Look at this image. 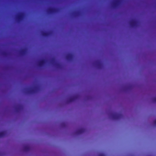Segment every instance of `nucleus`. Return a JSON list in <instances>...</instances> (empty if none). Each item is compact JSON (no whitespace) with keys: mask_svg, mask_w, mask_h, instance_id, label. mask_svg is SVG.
Returning a JSON list of instances; mask_svg holds the SVG:
<instances>
[{"mask_svg":"<svg viewBox=\"0 0 156 156\" xmlns=\"http://www.w3.org/2000/svg\"><path fill=\"white\" fill-rule=\"evenodd\" d=\"M112 118L115 120H118L123 117V115L120 113H113L111 115Z\"/></svg>","mask_w":156,"mask_h":156,"instance_id":"f257e3e1","label":"nucleus"},{"mask_svg":"<svg viewBox=\"0 0 156 156\" xmlns=\"http://www.w3.org/2000/svg\"><path fill=\"white\" fill-rule=\"evenodd\" d=\"M24 18V13L23 12H21L16 17V20L18 22H20L22 21Z\"/></svg>","mask_w":156,"mask_h":156,"instance_id":"f03ea898","label":"nucleus"},{"mask_svg":"<svg viewBox=\"0 0 156 156\" xmlns=\"http://www.w3.org/2000/svg\"><path fill=\"white\" fill-rule=\"evenodd\" d=\"M121 2V0H116L112 4V6L114 8L117 7Z\"/></svg>","mask_w":156,"mask_h":156,"instance_id":"7ed1b4c3","label":"nucleus"},{"mask_svg":"<svg viewBox=\"0 0 156 156\" xmlns=\"http://www.w3.org/2000/svg\"><path fill=\"white\" fill-rule=\"evenodd\" d=\"M26 92L28 94H32L34 93L36 90L35 89L27 88L26 89Z\"/></svg>","mask_w":156,"mask_h":156,"instance_id":"20e7f679","label":"nucleus"},{"mask_svg":"<svg viewBox=\"0 0 156 156\" xmlns=\"http://www.w3.org/2000/svg\"><path fill=\"white\" fill-rule=\"evenodd\" d=\"M129 24L132 27H133L137 26V22L134 20H132L130 21Z\"/></svg>","mask_w":156,"mask_h":156,"instance_id":"39448f33","label":"nucleus"},{"mask_svg":"<svg viewBox=\"0 0 156 156\" xmlns=\"http://www.w3.org/2000/svg\"><path fill=\"white\" fill-rule=\"evenodd\" d=\"M94 64L98 69H101L102 66V64L101 62L99 60H97L95 61Z\"/></svg>","mask_w":156,"mask_h":156,"instance_id":"423d86ee","label":"nucleus"},{"mask_svg":"<svg viewBox=\"0 0 156 156\" xmlns=\"http://www.w3.org/2000/svg\"><path fill=\"white\" fill-rule=\"evenodd\" d=\"M78 98V96L76 95L70 97L68 100L69 102H71L74 101Z\"/></svg>","mask_w":156,"mask_h":156,"instance_id":"0eeeda50","label":"nucleus"},{"mask_svg":"<svg viewBox=\"0 0 156 156\" xmlns=\"http://www.w3.org/2000/svg\"><path fill=\"white\" fill-rule=\"evenodd\" d=\"M58 11L57 9L55 8H51L48 10V12L49 13L52 14Z\"/></svg>","mask_w":156,"mask_h":156,"instance_id":"6e6552de","label":"nucleus"},{"mask_svg":"<svg viewBox=\"0 0 156 156\" xmlns=\"http://www.w3.org/2000/svg\"><path fill=\"white\" fill-rule=\"evenodd\" d=\"M45 61L44 59H43L40 60L38 62V66L40 67H41L45 64Z\"/></svg>","mask_w":156,"mask_h":156,"instance_id":"1a4fd4ad","label":"nucleus"},{"mask_svg":"<svg viewBox=\"0 0 156 156\" xmlns=\"http://www.w3.org/2000/svg\"><path fill=\"white\" fill-rule=\"evenodd\" d=\"M73 55L71 53H69L66 56V58L68 61H71L73 58Z\"/></svg>","mask_w":156,"mask_h":156,"instance_id":"9d476101","label":"nucleus"},{"mask_svg":"<svg viewBox=\"0 0 156 156\" xmlns=\"http://www.w3.org/2000/svg\"><path fill=\"white\" fill-rule=\"evenodd\" d=\"M85 131V129L83 128H80L77 130L76 132V133L77 134H81Z\"/></svg>","mask_w":156,"mask_h":156,"instance_id":"9b49d317","label":"nucleus"},{"mask_svg":"<svg viewBox=\"0 0 156 156\" xmlns=\"http://www.w3.org/2000/svg\"><path fill=\"white\" fill-rule=\"evenodd\" d=\"M23 149L25 151H30V146L28 145H25L23 147Z\"/></svg>","mask_w":156,"mask_h":156,"instance_id":"f8f14e48","label":"nucleus"},{"mask_svg":"<svg viewBox=\"0 0 156 156\" xmlns=\"http://www.w3.org/2000/svg\"><path fill=\"white\" fill-rule=\"evenodd\" d=\"M42 34L43 36L46 37L49 35V33L48 32L43 31L42 33Z\"/></svg>","mask_w":156,"mask_h":156,"instance_id":"ddd939ff","label":"nucleus"},{"mask_svg":"<svg viewBox=\"0 0 156 156\" xmlns=\"http://www.w3.org/2000/svg\"><path fill=\"white\" fill-rule=\"evenodd\" d=\"M6 133L5 131H2L0 132V138L3 137Z\"/></svg>","mask_w":156,"mask_h":156,"instance_id":"4468645a","label":"nucleus"},{"mask_svg":"<svg viewBox=\"0 0 156 156\" xmlns=\"http://www.w3.org/2000/svg\"><path fill=\"white\" fill-rule=\"evenodd\" d=\"M26 50L24 49H22L20 51V54L21 55H24L26 53Z\"/></svg>","mask_w":156,"mask_h":156,"instance_id":"2eb2a0df","label":"nucleus"},{"mask_svg":"<svg viewBox=\"0 0 156 156\" xmlns=\"http://www.w3.org/2000/svg\"><path fill=\"white\" fill-rule=\"evenodd\" d=\"M21 108V106L19 105L18 107L16 108V110L17 112H18L19 111V109Z\"/></svg>","mask_w":156,"mask_h":156,"instance_id":"dca6fc26","label":"nucleus"},{"mask_svg":"<svg viewBox=\"0 0 156 156\" xmlns=\"http://www.w3.org/2000/svg\"><path fill=\"white\" fill-rule=\"evenodd\" d=\"M98 156H105L104 154H99Z\"/></svg>","mask_w":156,"mask_h":156,"instance_id":"f3484780","label":"nucleus"},{"mask_svg":"<svg viewBox=\"0 0 156 156\" xmlns=\"http://www.w3.org/2000/svg\"><path fill=\"white\" fill-rule=\"evenodd\" d=\"M98 156H105L104 154H99Z\"/></svg>","mask_w":156,"mask_h":156,"instance_id":"a211bd4d","label":"nucleus"},{"mask_svg":"<svg viewBox=\"0 0 156 156\" xmlns=\"http://www.w3.org/2000/svg\"><path fill=\"white\" fill-rule=\"evenodd\" d=\"M153 100L154 102H156V97L154 98L153 99Z\"/></svg>","mask_w":156,"mask_h":156,"instance_id":"6ab92c4d","label":"nucleus"},{"mask_svg":"<svg viewBox=\"0 0 156 156\" xmlns=\"http://www.w3.org/2000/svg\"><path fill=\"white\" fill-rule=\"evenodd\" d=\"M154 123L155 125L156 126V119L154 121Z\"/></svg>","mask_w":156,"mask_h":156,"instance_id":"aec40b11","label":"nucleus"},{"mask_svg":"<svg viewBox=\"0 0 156 156\" xmlns=\"http://www.w3.org/2000/svg\"><path fill=\"white\" fill-rule=\"evenodd\" d=\"M3 54L4 55H7V53L6 52H4Z\"/></svg>","mask_w":156,"mask_h":156,"instance_id":"412c9836","label":"nucleus"},{"mask_svg":"<svg viewBox=\"0 0 156 156\" xmlns=\"http://www.w3.org/2000/svg\"><path fill=\"white\" fill-rule=\"evenodd\" d=\"M57 66H59V67L60 66V65L59 64H58V63L57 64Z\"/></svg>","mask_w":156,"mask_h":156,"instance_id":"4be33fe9","label":"nucleus"},{"mask_svg":"<svg viewBox=\"0 0 156 156\" xmlns=\"http://www.w3.org/2000/svg\"><path fill=\"white\" fill-rule=\"evenodd\" d=\"M1 153H0V156L1 155Z\"/></svg>","mask_w":156,"mask_h":156,"instance_id":"5701e85b","label":"nucleus"}]
</instances>
